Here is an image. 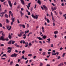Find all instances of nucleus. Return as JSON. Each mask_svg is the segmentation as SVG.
<instances>
[{
    "mask_svg": "<svg viewBox=\"0 0 66 66\" xmlns=\"http://www.w3.org/2000/svg\"><path fill=\"white\" fill-rule=\"evenodd\" d=\"M31 16L34 19H37L38 18V15H36V16H35L34 14H32L31 15Z\"/></svg>",
    "mask_w": 66,
    "mask_h": 66,
    "instance_id": "f257e3e1",
    "label": "nucleus"
},
{
    "mask_svg": "<svg viewBox=\"0 0 66 66\" xmlns=\"http://www.w3.org/2000/svg\"><path fill=\"white\" fill-rule=\"evenodd\" d=\"M18 55V54H16L15 53H14L13 54L11 55V57H16Z\"/></svg>",
    "mask_w": 66,
    "mask_h": 66,
    "instance_id": "f03ea898",
    "label": "nucleus"
},
{
    "mask_svg": "<svg viewBox=\"0 0 66 66\" xmlns=\"http://www.w3.org/2000/svg\"><path fill=\"white\" fill-rule=\"evenodd\" d=\"M11 19L12 20V21L11 23V25H12L13 24V22H14L15 21V18H13V17L11 18Z\"/></svg>",
    "mask_w": 66,
    "mask_h": 66,
    "instance_id": "7ed1b4c3",
    "label": "nucleus"
},
{
    "mask_svg": "<svg viewBox=\"0 0 66 66\" xmlns=\"http://www.w3.org/2000/svg\"><path fill=\"white\" fill-rule=\"evenodd\" d=\"M23 33H24V32L23 31L21 32H20V34H18V36H19V37H21V35H22Z\"/></svg>",
    "mask_w": 66,
    "mask_h": 66,
    "instance_id": "20e7f679",
    "label": "nucleus"
},
{
    "mask_svg": "<svg viewBox=\"0 0 66 66\" xmlns=\"http://www.w3.org/2000/svg\"><path fill=\"white\" fill-rule=\"evenodd\" d=\"M8 2V3L10 6V7H12V3H11V2L10 1V0H9Z\"/></svg>",
    "mask_w": 66,
    "mask_h": 66,
    "instance_id": "39448f33",
    "label": "nucleus"
},
{
    "mask_svg": "<svg viewBox=\"0 0 66 66\" xmlns=\"http://www.w3.org/2000/svg\"><path fill=\"white\" fill-rule=\"evenodd\" d=\"M5 39L4 38V37L3 36H1L0 37V40H2L3 41H4L5 40Z\"/></svg>",
    "mask_w": 66,
    "mask_h": 66,
    "instance_id": "423d86ee",
    "label": "nucleus"
},
{
    "mask_svg": "<svg viewBox=\"0 0 66 66\" xmlns=\"http://www.w3.org/2000/svg\"><path fill=\"white\" fill-rule=\"evenodd\" d=\"M21 27H23V28H26V26H25V25L24 24H20L19 25Z\"/></svg>",
    "mask_w": 66,
    "mask_h": 66,
    "instance_id": "0eeeda50",
    "label": "nucleus"
},
{
    "mask_svg": "<svg viewBox=\"0 0 66 66\" xmlns=\"http://www.w3.org/2000/svg\"><path fill=\"white\" fill-rule=\"evenodd\" d=\"M22 43L23 44H24L26 42L24 40H23V41L22 40H21V41H20V44H22Z\"/></svg>",
    "mask_w": 66,
    "mask_h": 66,
    "instance_id": "6e6552de",
    "label": "nucleus"
},
{
    "mask_svg": "<svg viewBox=\"0 0 66 66\" xmlns=\"http://www.w3.org/2000/svg\"><path fill=\"white\" fill-rule=\"evenodd\" d=\"M21 2L23 4V5H24V2L23 0H20Z\"/></svg>",
    "mask_w": 66,
    "mask_h": 66,
    "instance_id": "1a4fd4ad",
    "label": "nucleus"
},
{
    "mask_svg": "<svg viewBox=\"0 0 66 66\" xmlns=\"http://www.w3.org/2000/svg\"><path fill=\"white\" fill-rule=\"evenodd\" d=\"M37 38H38V39H39V40H42L43 39L40 38V37H37Z\"/></svg>",
    "mask_w": 66,
    "mask_h": 66,
    "instance_id": "9d476101",
    "label": "nucleus"
},
{
    "mask_svg": "<svg viewBox=\"0 0 66 66\" xmlns=\"http://www.w3.org/2000/svg\"><path fill=\"white\" fill-rule=\"evenodd\" d=\"M29 30H27V31H25V34H24L23 35V36H26V33H29Z\"/></svg>",
    "mask_w": 66,
    "mask_h": 66,
    "instance_id": "9b49d317",
    "label": "nucleus"
},
{
    "mask_svg": "<svg viewBox=\"0 0 66 66\" xmlns=\"http://www.w3.org/2000/svg\"><path fill=\"white\" fill-rule=\"evenodd\" d=\"M31 3H28V6H27L28 9H29V7H30V5H31Z\"/></svg>",
    "mask_w": 66,
    "mask_h": 66,
    "instance_id": "f8f14e48",
    "label": "nucleus"
},
{
    "mask_svg": "<svg viewBox=\"0 0 66 66\" xmlns=\"http://www.w3.org/2000/svg\"><path fill=\"white\" fill-rule=\"evenodd\" d=\"M37 3H38L39 5H40V4H41V3H42L39 0H38V1H37Z\"/></svg>",
    "mask_w": 66,
    "mask_h": 66,
    "instance_id": "ddd939ff",
    "label": "nucleus"
},
{
    "mask_svg": "<svg viewBox=\"0 0 66 66\" xmlns=\"http://www.w3.org/2000/svg\"><path fill=\"white\" fill-rule=\"evenodd\" d=\"M42 32L43 33H44V32H45L44 28V27L43 26L42 27Z\"/></svg>",
    "mask_w": 66,
    "mask_h": 66,
    "instance_id": "4468645a",
    "label": "nucleus"
},
{
    "mask_svg": "<svg viewBox=\"0 0 66 66\" xmlns=\"http://www.w3.org/2000/svg\"><path fill=\"white\" fill-rule=\"evenodd\" d=\"M12 43V41L10 40L9 42L8 43V45H11Z\"/></svg>",
    "mask_w": 66,
    "mask_h": 66,
    "instance_id": "2eb2a0df",
    "label": "nucleus"
},
{
    "mask_svg": "<svg viewBox=\"0 0 66 66\" xmlns=\"http://www.w3.org/2000/svg\"><path fill=\"white\" fill-rule=\"evenodd\" d=\"M46 37H47V36L45 35H44V36L42 37V38L44 39H46Z\"/></svg>",
    "mask_w": 66,
    "mask_h": 66,
    "instance_id": "dca6fc26",
    "label": "nucleus"
},
{
    "mask_svg": "<svg viewBox=\"0 0 66 66\" xmlns=\"http://www.w3.org/2000/svg\"><path fill=\"white\" fill-rule=\"evenodd\" d=\"M63 65V64L62 63H61L60 64L58 65V66H62Z\"/></svg>",
    "mask_w": 66,
    "mask_h": 66,
    "instance_id": "f3484780",
    "label": "nucleus"
},
{
    "mask_svg": "<svg viewBox=\"0 0 66 66\" xmlns=\"http://www.w3.org/2000/svg\"><path fill=\"white\" fill-rule=\"evenodd\" d=\"M42 10H45L46 12H47V10H48V9H42Z\"/></svg>",
    "mask_w": 66,
    "mask_h": 66,
    "instance_id": "a211bd4d",
    "label": "nucleus"
},
{
    "mask_svg": "<svg viewBox=\"0 0 66 66\" xmlns=\"http://www.w3.org/2000/svg\"><path fill=\"white\" fill-rule=\"evenodd\" d=\"M11 51H12V50H9L7 51V52H8V53H10L11 52Z\"/></svg>",
    "mask_w": 66,
    "mask_h": 66,
    "instance_id": "6ab92c4d",
    "label": "nucleus"
},
{
    "mask_svg": "<svg viewBox=\"0 0 66 66\" xmlns=\"http://www.w3.org/2000/svg\"><path fill=\"white\" fill-rule=\"evenodd\" d=\"M12 47H9L7 48L8 50H12Z\"/></svg>",
    "mask_w": 66,
    "mask_h": 66,
    "instance_id": "aec40b11",
    "label": "nucleus"
},
{
    "mask_svg": "<svg viewBox=\"0 0 66 66\" xmlns=\"http://www.w3.org/2000/svg\"><path fill=\"white\" fill-rule=\"evenodd\" d=\"M15 46L16 47H20V46H19V45H17V44H15Z\"/></svg>",
    "mask_w": 66,
    "mask_h": 66,
    "instance_id": "412c9836",
    "label": "nucleus"
},
{
    "mask_svg": "<svg viewBox=\"0 0 66 66\" xmlns=\"http://www.w3.org/2000/svg\"><path fill=\"white\" fill-rule=\"evenodd\" d=\"M51 40V39H50V38L47 39V40H48V41L49 42H50V43Z\"/></svg>",
    "mask_w": 66,
    "mask_h": 66,
    "instance_id": "4be33fe9",
    "label": "nucleus"
},
{
    "mask_svg": "<svg viewBox=\"0 0 66 66\" xmlns=\"http://www.w3.org/2000/svg\"><path fill=\"white\" fill-rule=\"evenodd\" d=\"M5 16L6 17V18H7L8 17H9V15H7V14H5Z\"/></svg>",
    "mask_w": 66,
    "mask_h": 66,
    "instance_id": "5701e85b",
    "label": "nucleus"
},
{
    "mask_svg": "<svg viewBox=\"0 0 66 66\" xmlns=\"http://www.w3.org/2000/svg\"><path fill=\"white\" fill-rule=\"evenodd\" d=\"M8 37L9 39H11L12 38V36L11 35H9L8 36Z\"/></svg>",
    "mask_w": 66,
    "mask_h": 66,
    "instance_id": "b1692460",
    "label": "nucleus"
},
{
    "mask_svg": "<svg viewBox=\"0 0 66 66\" xmlns=\"http://www.w3.org/2000/svg\"><path fill=\"white\" fill-rule=\"evenodd\" d=\"M32 43H29L28 46H32Z\"/></svg>",
    "mask_w": 66,
    "mask_h": 66,
    "instance_id": "393cba45",
    "label": "nucleus"
},
{
    "mask_svg": "<svg viewBox=\"0 0 66 66\" xmlns=\"http://www.w3.org/2000/svg\"><path fill=\"white\" fill-rule=\"evenodd\" d=\"M28 46V43L27 42L26 43V45H25V47H27Z\"/></svg>",
    "mask_w": 66,
    "mask_h": 66,
    "instance_id": "a878e982",
    "label": "nucleus"
},
{
    "mask_svg": "<svg viewBox=\"0 0 66 66\" xmlns=\"http://www.w3.org/2000/svg\"><path fill=\"white\" fill-rule=\"evenodd\" d=\"M43 6L45 9H47V7H46V6L45 5H44Z\"/></svg>",
    "mask_w": 66,
    "mask_h": 66,
    "instance_id": "bb28decb",
    "label": "nucleus"
},
{
    "mask_svg": "<svg viewBox=\"0 0 66 66\" xmlns=\"http://www.w3.org/2000/svg\"><path fill=\"white\" fill-rule=\"evenodd\" d=\"M54 34H57L58 33V31H55L54 32Z\"/></svg>",
    "mask_w": 66,
    "mask_h": 66,
    "instance_id": "cd10ccee",
    "label": "nucleus"
},
{
    "mask_svg": "<svg viewBox=\"0 0 66 66\" xmlns=\"http://www.w3.org/2000/svg\"><path fill=\"white\" fill-rule=\"evenodd\" d=\"M45 55L46 53L45 52H44L42 53V55Z\"/></svg>",
    "mask_w": 66,
    "mask_h": 66,
    "instance_id": "c85d7f7f",
    "label": "nucleus"
},
{
    "mask_svg": "<svg viewBox=\"0 0 66 66\" xmlns=\"http://www.w3.org/2000/svg\"><path fill=\"white\" fill-rule=\"evenodd\" d=\"M12 44H14L15 43V41H13L12 40H11Z\"/></svg>",
    "mask_w": 66,
    "mask_h": 66,
    "instance_id": "c756f323",
    "label": "nucleus"
},
{
    "mask_svg": "<svg viewBox=\"0 0 66 66\" xmlns=\"http://www.w3.org/2000/svg\"><path fill=\"white\" fill-rule=\"evenodd\" d=\"M46 20L48 23H49V22H50V21L49 20V19H47Z\"/></svg>",
    "mask_w": 66,
    "mask_h": 66,
    "instance_id": "7c9ffc66",
    "label": "nucleus"
},
{
    "mask_svg": "<svg viewBox=\"0 0 66 66\" xmlns=\"http://www.w3.org/2000/svg\"><path fill=\"white\" fill-rule=\"evenodd\" d=\"M25 52V51L23 50L22 51V54H24V53Z\"/></svg>",
    "mask_w": 66,
    "mask_h": 66,
    "instance_id": "2f4dec72",
    "label": "nucleus"
},
{
    "mask_svg": "<svg viewBox=\"0 0 66 66\" xmlns=\"http://www.w3.org/2000/svg\"><path fill=\"white\" fill-rule=\"evenodd\" d=\"M52 11H55V10H56V9H52Z\"/></svg>",
    "mask_w": 66,
    "mask_h": 66,
    "instance_id": "473e14b6",
    "label": "nucleus"
},
{
    "mask_svg": "<svg viewBox=\"0 0 66 66\" xmlns=\"http://www.w3.org/2000/svg\"><path fill=\"white\" fill-rule=\"evenodd\" d=\"M6 27L7 29H8L9 28V26L8 25H6Z\"/></svg>",
    "mask_w": 66,
    "mask_h": 66,
    "instance_id": "72a5a7b5",
    "label": "nucleus"
},
{
    "mask_svg": "<svg viewBox=\"0 0 66 66\" xmlns=\"http://www.w3.org/2000/svg\"><path fill=\"white\" fill-rule=\"evenodd\" d=\"M1 14H2L3 15H4L5 14V12H3L1 13Z\"/></svg>",
    "mask_w": 66,
    "mask_h": 66,
    "instance_id": "f704fd0d",
    "label": "nucleus"
},
{
    "mask_svg": "<svg viewBox=\"0 0 66 66\" xmlns=\"http://www.w3.org/2000/svg\"><path fill=\"white\" fill-rule=\"evenodd\" d=\"M6 21L7 23H9V20H8V19H6Z\"/></svg>",
    "mask_w": 66,
    "mask_h": 66,
    "instance_id": "c9c22d12",
    "label": "nucleus"
},
{
    "mask_svg": "<svg viewBox=\"0 0 66 66\" xmlns=\"http://www.w3.org/2000/svg\"><path fill=\"white\" fill-rule=\"evenodd\" d=\"M0 1L2 2H4L5 1V0H0Z\"/></svg>",
    "mask_w": 66,
    "mask_h": 66,
    "instance_id": "e433bc0d",
    "label": "nucleus"
},
{
    "mask_svg": "<svg viewBox=\"0 0 66 66\" xmlns=\"http://www.w3.org/2000/svg\"><path fill=\"white\" fill-rule=\"evenodd\" d=\"M65 54H66V53H64L62 55V56L63 57H64V56H65Z\"/></svg>",
    "mask_w": 66,
    "mask_h": 66,
    "instance_id": "4c0bfd02",
    "label": "nucleus"
},
{
    "mask_svg": "<svg viewBox=\"0 0 66 66\" xmlns=\"http://www.w3.org/2000/svg\"><path fill=\"white\" fill-rule=\"evenodd\" d=\"M17 8L18 9H20V8H21V7H20V6L19 5L18 6Z\"/></svg>",
    "mask_w": 66,
    "mask_h": 66,
    "instance_id": "58836bf2",
    "label": "nucleus"
},
{
    "mask_svg": "<svg viewBox=\"0 0 66 66\" xmlns=\"http://www.w3.org/2000/svg\"><path fill=\"white\" fill-rule=\"evenodd\" d=\"M54 13H55V15H57V14H58L57 13H56V11H54Z\"/></svg>",
    "mask_w": 66,
    "mask_h": 66,
    "instance_id": "ea45409f",
    "label": "nucleus"
},
{
    "mask_svg": "<svg viewBox=\"0 0 66 66\" xmlns=\"http://www.w3.org/2000/svg\"><path fill=\"white\" fill-rule=\"evenodd\" d=\"M4 39H5V40H6V41H8V40H9V39H8V38H7V39H6L5 38Z\"/></svg>",
    "mask_w": 66,
    "mask_h": 66,
    "instance_id": "a19ab883",
    "label": "nucleus"
},
{
    "mask_svg": "<svg viewBox=\"0 0 66 66\" xmlns=\"http://www.w3.org/2000/svg\"><path fill=\"white\" fill-rule=\"evenodd\" d=\"M25 17H26L27 19H29V16L27 15H25Z\"/></svg>",
    "mask_w": 66,
    "mask_h": 66,
    "instance_id": "79ce46f5",
    "label": "nucleus"
},
{
    "mask_svg": "<svg viewBox=\"0 0 66 66\" xmlns=\"http://www.w3.org/2000/svg\"><path fill=\"white\" fill-rule=\"evenodd\" d=\"M32 34V32H30L27 35L28 36H29V35H30V34Z\"/></svg>",
    "mask_w": 66,
    "mask_h": 66,
    "instance_id": "37998d69",
    "label": "nucleus"
},
{
    "mask_svg": "<svg viewBox=\"0 0 66 66\" xmlns=\"http://www.w3.org/2000/svg\"><path fill=\"white\" fill-rule=\"evenodd\" d=\"M4 46V45L3 44H1V47H3V46Z\"/></svg>",
    "mask_w": 66,
    "mask_h": 66,
    "instance_id": "c03bdc74",
    "label": "nucleus"
},
{
    "mask_svg": "<svg viewBox=\"0 0 66 66\" xmlns=\"http://www.w3.org/2000/svg\"><path fill=\"white\" fill-rule=\"evenodd\" d=\"M11 16L12 17H14V16L13 15V13H11Z\"/></svg>",
    "mask_w": 66,
    "mask_h": 66,
    "instance_id": "a18cd8bd",
    "label": "nucleus"
},
{
    "mask_svg": "<svg viewBox=\"0 0 66 66\" xmlns=\"http://www.w3.org/2000/svg\"><path fill=\"white\" fill-rule=\"evenodd\" d=\"M55 54H56V55L57 54V55H59V52H57L55 53Z\"/></svg>",
    "mask_w": 66,
    "mask_h": 66,
    "instance_id": "49530a36",
    "label": "nucleus"
},
{
    "mask_svg": "<svg viewBox=\"0 0 66 66\" xmlns=\"http://www.w3.org/2000/svg\"><path fill=\"white\" fill-rule=\"evenodd\" d=\"M36 56L35 55L33 57L34 59H35V58H36Z\"/></svg>",
    "mask_w": 66,
    "mask_h": 66,
    "instance_id": "de8ad7c7",
    "label": "nucleus"
},
{
    "mask_svg": "<svg viewBox=\"0 0 66 66\" xmlns=\"http://www.w3.org/2000/svg\"><path fill=\"white\" fill-rule=\"evenodd\" d=\"M60 58H61V57L60 56H58L57 59L58 60H59Z\"/></svg>",
    "mask_w": 66,
    "mask_h": 66,
    "instance_id": "09e8293b",
    "label": "nucleus"
},
{
    "mask_svg": "<svg viewBox=\"0 0 66 66\" xmlns=\"http://www.w3.org/2000/svg\"><path fill=\"white\" fill-rule=\"evenodd\" d=\"M13 63V62L12 61L10 63V65H12Z\"/></svg>",
    "mask_w": 66,
    "mask_h": 66,
    "instance_id": "8fccbe9b",
    "label": "nucleus"
},
{
    "mask_svg": "<svg viewBox=\"0 0 66 66\" xmlns=\"http://www.w3.org/2000/svg\"><path fill=\"white\" fill-rule=\"evenodd\" d=\"M20 59H18V62H19L20 61Z\"/></svg>",
    "mask_w": 66,
    "mask_h": 66,
    "instance_id": "3c124183",
    "label": "nucleus"
},
{
    "mask_svg": "<svg viewBox=\"0 0 66 66\" xmlns=\"http://www.w3.org/2000/svg\"><path fill=\"white\" fill-rule=\"evenodd\" d=\"M23 15V13H21V17H22V16Z\"/></svg>",
    "mask_w": 66,
    "mask_h": 66,
    "instance_id": "603ef678",
    "label": "nucleus"
},
{
    "mask_svg": "<svg viewBox=\"0 0 66 66\" xmlns=\"http://www.w3.org/2000/svg\"><path fill=\"white\" fill-rule=\"evenodd\" d=\"M32 55H31V54H29L28 55V56H32Z\"/></svg>",
    "mask_w": 66,
    "mask_h": 66,
    "instance_id": "864d4df0",
    "label": "nucleus"
},
{
    "mask_svg": "<svg viewBox=\"0 0 66 66\" xmlns=\"http://www.w3.org/2000/svg\"><path fill=\"white\" fill-rule=\"evenodd\" d=\"M26 36H27V35H26L25 36L23 37L24 39H26Z\"/></svg>",
    "mask_w": 66,
    "mask_h": 66,
    "instance_id": "5fc2aeb1",
    "label": "nucleus"
},
{
    "mask_svg": "<svg viewBox=\"0 0 66 66\" xmlns=\"http://www.w3.org/2000/svg\"><path fill=\"white\" fill-rule=\"evenodd\" d=\"M56 54L55 53H52V55H56Z\"/></svg>",
    "mask_w": 66,
    "mask_h": 66,
    "instance_id": "6e6d98bb",
    "label": "nucleus"
},
{
    "mask_svg": "<svg viewBox=\"0 0 66 66\" xmlns=\"http://www.w3.org/2000/svg\"><path fill=\"white\" fill-rule=\"evenodd\" d=\"M28 62H29V60H27L26 62V64H27V63H28Z\"/></svg>",
    "mask_w": 66,
    "mask_h": 66,
    "instance_id": "4d7b16f0",
    "label": "nucleus"
},
{
    "mask_svg": "<svg viewBox=\"0 0 66 66\" xmlns=\"http://www.w3.org/2000/svg\"><path fill=\"white\" fill-rule=\"evenodd\" d=\"M3 3L4 5H6V4L7 3L6 2H4Z\"/></svg>",
    "mask_w": 66,
    "mask_h": 66,
    "instance_id": "13d9d810",
    "label": "nucleus"
},
{
    "mask_svg": "<svg viewBox=\"0 0 66 66\" xmlns=\"http://www.w3.org/2000/svg\"><path fill=\"white\" fill-rule=\"evenodd\" d=\"M2 36H5V35L4 34V33H3V32L2 34Z\"/></svg>",
    "mask_w": 66,
    "mask_h": 66,
    "instance_id": "bf43d9fd",
    "label": "nucleus"
},
{
    "mask_svg": "<svg viewBox=\"0 0 66 66\" xmlns=\"http://www.w3.org/2000/svg\"><path fill=\"white\" fill-rule=\"evenodd\" d=\"M51 16H52V17H53V13H52V12H51Z\"/></svg>",
    "mask_w": 66,
    "mask_h": 66,
    "instance_id": "052dcab7",
    "label": "nucleus"
},
{
    "mask_svg": "<svg viewBox=\"0 0 66 66\" xmlns=\"http://www.w3.org/2000/svg\"><path fill=\"white\" fill-rule=\"evenodd\" d=\"M1 59H2V60H5L6 59L5 58H1Z\"/></svg>",
    "mask_w": 66,
    "mask_h": 66,
    "instance_id": "680f3d73",
    "label": "nucleus"
},
{
    "mask_svg": "<svg viewBox=\"0 0 66 66\" xmlns=\"http://www.w3.org/2000/svg\"><path fill=\"white\" fill-rule=\"evenodd\" d=\"M63 49V48L62 47H61L60 48V50H62V49Z\"/></svg>",
    "mask_w": 66,
    "mask_h": 66,
    "instance_id": "e2e57ef3",
    "label": "nucleus"
},
{
    "mask_svg": "<svg viewBox=\"0 0 66 66\" xmlns=\"http://www.w3.org/2000/svg\"><path fill=\"white\" fill-rule=\"evenodd\" d=\"M56 51H55V50H54L53 51V53H55V52Z\"/></svg>",
    "mask_w": 66,
    "mask_h": 66,
    "instance_id": "0e129e2a",
    "label": "nucleus"
},
{
    "mask_svg": "<svg viewBox=\"0 0 66 66\" xmlns=\"http://www.w3.org/2000/svg\"><path fill=\"white\" fill-rule=\"evenodd\" d=\"M51 47H53V44H52L51 45Z\"/></svg>",
    "mask_w": 66,
    "mask_h": 66,
    "instance_id": "69168bd1",
    "label": "nucleus"
},
{
    "mask_svg": "<svg viewBox=\"0 0 66 66\" xmlns=\"http://www.w3.org/2000/svg\"><path fill=\"white\" fill-rule=\"evenodd\" d=\"M16 3H16V2H15V3H14V5H16Z\"/></svg>",
    "mask_w": 66,
    "mask_h": 66,
    "instance_id": "338daca9",
    "label": "nucleus"
},
{
    "mask_svg": "<svg viewBox=\"0 0 66 66\" xmlns=\"http://www.w3.org/2000/svg\"><path fill=\"white\" fill-rule=\"evenodd\" d=\"M19 66V64H16L15 66Z\"/></svg>",
    "mask_w": 66,
    "mask_h": 66,
    "instance_id": "774afa93",
    "label": "nucleus"
}]
</instances>
